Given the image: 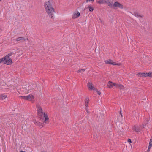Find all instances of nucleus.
Returning a JSON list of instances; mask_svg holds the SVG:
<instances>
[{
  "instance_id": "f03ea898",
  "label": "nucleus",
  "mask_w": 152,
  "mask_h": 152,
  "mask_svg": "<svg viewBox=\"0 0 152 152\" xmlns=\"http://www.w3.org/2000/svg\"><path fill=\"white\" fill-rule=\"evenodd\" d=\"M37 111L38 115L40 118H41L43 116L44 118V122L45 123H48V120L49 118L47 113L43 111L41 107L39 104L37 105Z\"/></svg>"
},
{
  "instance_id": "393cba45",
  "label": "nucleus",
  "mask_w": 152,
  "mask_h": 152,
  "mask_svg": "<svg viewBox=\"0 0 152 152\" xmlns=\"http://www.w3.org/2000/svg\"><path fill=\"white\" fill-rule=\"evenodd\" d=\"M135 16L136 17H141L140 15L137 14H135Z\"/></svg>"
},
{
  "instance_id": "72a5a7b5",
  "label": "nucleus",
  "mask_w": 152,
  "mask_h": 152,
  "mask_svg": "<svg viewBox=\"0 0 152 152\" xmlns=\"http://www.w3.org/2000/svg\"><path fill=\"white\" fill-rule=\"evenodd\" d=\"M120 113H121V117H122V113H121V111H120Z\"/></svg>"
},
{
  "instance_id": "412c9836",
  "label": "nucleus",
  "mask_w": 152,
  "mask_h": 152,
  "mask_svg": "<svg viewBox=\"0 0 152 152\" xmlns=\"http://www.w3.org/2000/svg\"><path fill=\"white\" fill-rule=\"evenodd\" d=\"M85 69H81L78 70V73H80L81 74L84 71Z\"/></svg>"
},
{
  "instance_id": "2eb2a0df",
  "label": "nucleus",
  "mask_w": 152,
  "mask_h": 152,
  "mask_svg": "<svg viewBox=\"0 0 152 152\" xmlns=\"http://www.w3.org/2000/svg\"><path fill=\"white\" fill-rule=\"evenodd\" d=\"M106 3H107L108 5L110 7H113V3L110 2L109 0L107 1Z\"/></svg>"
},
{
  "instance_id": "7c9ffc66",
  "label": "nucleus",
  "mask_w": 152,
  "mask_h": 152,
  "mask_svg": "<svg viewBox=\"0 0 152 152\" xmlns=\"http://www.w3.org/2000/svg\"><path fill=\"white\" fill-rule=\"evenodd\" d=\"M2 62V60L1 59V58L0 59V63Z\"/></svg>"
},
{
  "instance_id": "ddd939ff",
  "label": "nucleus",
  "mask_w": 152,
  "mask_h": 152,
  "mask_svg": "<svg viewBox=\"0 0 152 152\" xmlns=\"http://www.w3.org/2000/svg\"><path fill=\"white\" fill-rule=\"evenodd\" d=\"M116 88L118 89L123 90L124 89V86L121 84H116Z\"/></svg>"
},
{
  "instance_id": "a211bd4d",
  "label": "nucleus",
  "mask_w": 152,
  "mask_h": 152,
  "mask_svg": "<svg viewBox=\"0 0 152 152\" xmlns=\"http://www.w3.org/2000/svg\"><path fill=\"white\" fill-rule=\"evenodd\" d=\"M7 97L6 95H2L0 96V98L2 100L4 99H5Z\"/></svg>"
},
{
  "instance_id": "20e7f679",
  "label": "nucleus",
  "mask_w": 152,
  "mask_h": 152,
  "mask_svg": "<svg viewBox=\"0 0 152 152\" xmlns=\"http://www.w3.org/2000/svg\"><path fill=\"white\" fill-rule=\"evenodd\" d=\"M36 87V84L32 85L31 84L30 85L27 86L26 87H25V89L26 90V92L27 93L31 92V90L34 89Z\"/></svg>"
},
{
  "instance_id": "a878e982",
  "label": "nucleus",
  "mask_w": 152,
  "mask_h": 152,
  "mask_svg": "<svg viewBox=\"0 0 152 152\" xmlns=\"http://www.w3.org/2000/svg\"><path fill=\"white\" fill-rule=\"evenodd\" d=\"M96 92H97V93H98V94H99V95H100V94H101V93L100 91H99L97 89H96Z\"/></svg>"
},
{
  "instance_id": "cd10ccee",
  "label": "nucleus",
  "mask_w": 152,
  "mask_h": 152,
  "mask_svg": "<svg viewBox=\"0 0 152 152\" xmlns=\"http://www.w3.org/2000/svg\"><path fill=\"white\" fill-rule=\"evenodd\" d=\"M94 0H86V2L87 3H88L89 1H92V2L94 1Z\"/></svg>"
},
{
  "instance_id": "6ab92c4d",
  "label": "nucleus",
  "mask_w": 152,
  "mask_h": 152,
  "mask_svg": "<svg viewBox=\"0 0 152 152\" xmlns=\"http://www.w3.org/2000/svg\"><path fill=\"white\" fill-rule=\"evenodd\" d=\"M21 99L25 100H27V96H21L19 97Z\"/></svg>"
},
{
  "instance_id": "dca6fc26",
  "label": "nucleus",
  "mask_w": 152,
  "mask_h": 152,
  "mask_svg": "<svg viewBox=\"0 0 152 152\" xmlns=\"http://www.w3.org/2000/svg\"><path fill=\"white\" fill-rule=\"evenodd\" d=\"M35 122L34 123H35L36 125H37L41 127H42L43 126V125L42 123H41L40 122H37V121H35Z\"/></svg>"
},
{
  "instance_id": "4be33fe9",
  "label": "nucleus",
  "mask_w": 152,
  "mask_h": 152,
  "mask_svg": "<svg viewBox=\"0 0 152 152\" xmlns=\"http://www.w3.org/2000/svg\"><path fill=\"white\" fill-rule=\"evenodd\" d=\"M12 53H10L8 54L7 55H6L5 57V58H7V57L10 58V57L12 56Z\"/></svg>"
},
{
  "instance_id": "39448f33",
  "label": "nucleus",
  "mask_w": 152,
  "mask_h": 152,
  "mask_svg": "<svg viewBox=\"0 0 152 152\" xmlns=\"http://www.w3.org/2000/svg\"><path fill=\"white\" fill-rule=\"evenodd\" d=\"M137 75L140 76L147 77H152V73H139Z\"/></svg>"
},
{
  "instance_id": "f3484780",
  "label": "nucleus",
  "mask_w": 152,
  "mask_h": 152,
  "mask_svg": "<svg viewBox=\"0 0 152 152\" xmlns=\"http://www.w3.org/2000/svg\"><path fill=\"white\" fill-rule=\"evenodd\" d=\"M106 1H107L104 0H100L98 1L97 2L100 4H104L106 3Z\"/></svg>"
},
{
  "instance_id": "f257e3e1",
  "label": "nucleus",
  "mask_w": 152,
  "mask_h": 152,
  "mask_svg": "<svg viewBox=\"0 0 152 152\" xmlns=\"http://www.w3.org/2000/svg\"><path fill=\"white\" fill-rule=\"evenodd\" d=\"M44 5L45 10L48 15L51 18H53L55 12L51 4L49 1H48L45 3Z\"/></svg>"
},
{
  "instance_id": "9b49d317",
  "label": "nucleus",
  "mask_w": 152,
  "mask_h": 152,
  "mask_svg": "<svg viewBox=\"0 0 152 152\" xmlns=\"http://www.w3.org/2000/svg\"><path fill=\"white\" fill-rule=\"evenodd\" d=\"M116 84L110 81L108 82L107 86L109 88H113V86L115 87Z\"/></svg>"
},
{
  "instance_id": "1a4fd4ad",
  "label": "nucleus",
  "mask_w": 152,
  "mask_h": 152,
  "mask_svg": "<svg viewBox=\"0 0 152 152\" xmlns=\"http://www.w3.org/2000/svg\"><path fill=\"white\" fill-rule=\"evenodd\" d=\"M26 40H28V39L27 38H26V39H25L24 38V37H19L15 39H13V41L14 42H15V41L18 42V41H22L23 40H24V41H25Z\"/></svg>"
},
{
  "instance_id": "aec40b11",
  "label": "nucleus",
  "mask_w": 152,
  "mask_h": 152,
  "mask_svg": "<svg viewBox=\"0 0 152 152\" xmlns=\"http://www.w3.org/2000/svg\"><path fill=\"white\" fill-rule=\"evenodd\" d=\"M88 7L89 8V10L90 12H92L93 11V8L92 7H91V6H89Z\"/></svg>"
},
{
  "instance_id": "0eeeda50",
  "label": "nucleus",
  "mask_w": 152,
  "mask_h": 152,
  "mask_svg": "<svg viewBox=\"0 0 152 152\" xmlns=\"http://www.w3.org/2000/svg\"><path fill=\"white\" fill-rule=\"evenodd\" d=\"M113 8H115V7H118L121 9H123V5L118 1L115 2L113 4Z\"/></svg>"
},
{
  "instance_id": "bb28decb",
  "label": "nucleus",
  "mask_w": 152,
  "mask_h": 152,
  "mask_svg": "<svg viewBox=\"0 0 152 152\" xmlns=\"http://www.w3.org/2000/svg\"><path fill=\"white\" fill-rule=\"evenodd\" d=\"M151 146H148V150H147V151L148 152H149V151L150 150V149H151Z\"/></svg>"
},
{
  "instance_id": "c756f323",
  "label": "nucleus",
  "mask_w": 152,
  "mask_h": 152,
  "mask_svg": "<svg viewBox=\"0 0 152 152\" xmlns=\"http://www.w3.org/2000/svg\"><path fill=\"white\" fill-rule=\"evenodd\" d=\"M134 130L135 131H136V132H138L139 131L137 130V129H134Z\"/></svg>"
},
{
  "instance_id": "f8f14e48",
  "label": "nucleus",
  "mask_w": 152,
  "mask_h": 152,
  "mask_svg": "<svg viewBox=\"0 0 152 152\" xmlns=\"http://www.w3.org/2000/svg\"><path fill=\"white\" fill-rule=\"evenodd\" d=\"M27 100L31 101H34V97L32 95H29L27 96Z\"/></svg>"
},
{
  "instance_id": "9d476101",
  "label": "nucleus",
  "mask_w": 152,
  "mask_h": 152,
  "mask_svg": "<svg viewBox=\"0 0 152 152\" xmlns=\"http://www.w3.org/2000/svg\"><path fill=\"white\" fill-rule=\"evenodd\" d=\"M80 13L78 11L75 12L72 15V18L75 19L80 16Z\"/></svg>"
},
{
  "instance_id": "2f4dec72",
  "label": "nucleus",
  "mask_w": 152,
  "mask_h": 152,
  "mask_svg": "<svg viewBox=\"0 0 152 152\" xmlns=\"http://www.w3.org/2000/svg\"><path fill=\"white\" fill-rule=\"evenodd\" d=\"M40 152H46V151H42Z\"/></svg>"
},
{
  "instance_id": "473e14b6",
  "label": "nucleus",
  "mask_w": 152,
  "mask_h": 152,
  "mask_svg": "<svg viewBox=\"0 0 152 152\" xmlns=\"http://www.w3.org/2000/svg\"><path fill=\"white\" fill-rule=\"evenodd\" d=\"M2 31V29L1 28H0V32H1Z\"/></svg>"
},
{
  "instance_id": "6e6552de",
  "label": "nucleus",
  "mask_w": 152,
  "mask_h": 152,
  "mask_svg": "<svg viewBox=\"0 0 152 152\" xmlns=\"http://www.w3.org/2000/svg\"><path fill=\"white\" fill-rule=\"evenodd\" d=\"M89 101V98H87L86 99V102L85 103V106L86 107V110L88 113H89V109H88V102Z\"/></svg>"
},
{
  "instance_id": "5701e85b",
  "label": "nucleus",
  "mask_w": 152,
  "mask_h": 152,
  "mask_svg": "<svg viewBox=\"0 0 152 152\" xmlns=\"http://www.w3.org/2000/svg\"><path fill=\"white\" fill-rule=\"evenodd\" d=\"M149 146H151V147L152 146V137H151L150 140Z\"/></svg>"
},
{
  "instance_id": "423d86ee",
  "label": "nucleus",
  "mask_w": 152,
  "mask_h": 152,
  "mask_svg": "<svg viewBox=\"0 0 152 152\" xmlns=\"http://www.w3.org/2000/svg\"><path fill=\"white\" fill-rule=\"evenodd\" d=\"M104 62L106 64H109L113 65H114L119 66L121 65L120 63H117L116 62H114L112 60L110 59L105 61H104Z\"/></svg>"
},
{
  "instance_id": "f704fd0d",
  "label": "nucleus",
  "mask_w": 152,
  "mask_h": 152,
  "mask_svg": "<svg viewBox=\"0 0 152 152\" xmlns=\"http://www.w3.org/2000/svg\"><path fill=\"white\" fill-rule=\"evenodd\" d=\"M1 1V0H0V1Z\"/></svg>"
},
{
  "instance_id": "7ed1b4c3",
  "label": "nucleus",
  "mask_w": 152,
  "mask_h": 152,
  "mask_svg": "<svg viewBox=\"0 0 152 152\" xmlns=\"http://www.w3.org/2000/svg\"><path fill=\"white\" fill-rule=\"evenodd\" d=\"M1 59L4 64L7 65H11L12 63V60L10 58L7 57L6 58L4 57L1 58Z\"/></svg>"
},
{
  "instance_id": "c85d7f7f",
  "label": "nucleus",
  "mask_w": 152,
  "mask_h": 152,
  "mask_svg": "<svg viewBox=\"0 0 152 152\" xmlns=\"http://www.w3.org/2000/svg\"><path fill=\"white\" fill-rule=\"evenodd\" d=\"M128 142H130V143L131 142V139H128Z\"/></svg>"
},
{
  "instance_id": "b1692460",
  "label": "nucleus",
  "mask_w": 152,
  "mask_h": 152,
  "mask_svg": "<svg viewBox=\"0 0 152 152\" xmlns=\"http://www.w3.org/2000/svg\"><path fill=\"white\" fill-rule=\"evenodd\" d=\"M148 121H149V120H148V119L146 121V123H145V125H144V124L142 125V127L143 128H144V126H145V125H146V124H147V123H148Z\"/></svg>"
},
{
  "instance_id": "4468645a",
  "label": "nucleus",
  "mask_w": 152,
  "mask_h": 152,
  "mask_svg": "<svg viewBox=\"0 0 152 152\" xmlns=\"http://www.w3.org/2000/svg\"><path fill=\"white\" fill-rule=\"evenodd\" d=\"M88 88L91 90H94L95 88L91 83L88 82Z\"/></svg>"
}]
</instances>
